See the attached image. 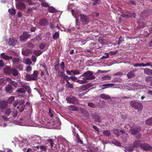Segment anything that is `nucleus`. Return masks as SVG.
Here are the masks:
<instances>
[{
	"mask_svg": "<svg viewBox=\"0 0 152 152\" xmlns=\"http://www.w3.org/2000/svg\"><path fill=\"white\" fill-rule=\"evenodd\" d=\"M93 72L90 71H88L84 72L81 75L80 77H84L82 80H77V82L80 84L86 83L88 82V80H90L94 79L95 77L93 75Z\"/></svg>",
	"mask_w": 152,
	"mask_h": 152,
	"instance_id": "1",
	"label": "nucleus"
},
{
	"mask_svg": "<svg viewBox=\"0 0 152 152\" xmlns=\"http://www.w3.org/2000/svg\"><path fill=\"white\" fill-rule=\"evenodd\" d=\"M5 114L8 116L10 115L12 116H11L9 118H7L4 116H1L4 121L6 122L9 121L10 123L12 121V120L15 119V118L17 117V112L15 110L11 108H7L5 111Z\"/></svg>",
	"mask_w": 152,
	"mask_h": 152,
	"instance_id": "2",
	"label": "nucleus"
},
{
	"mask_svg": "<svg viewBox=\"0 0 152 152\" xmlns=\"http://www.w3.org/2000/svg\"><path fill=\"white\" fill-rule=\"evenodd\" d=\"M39 72L37 70L34 71L33 74L31 75L24 74L25 79L27 81L36 80L38 79Z\"/></svg>",
	"mask_w": 152,
	"mask_h": 152,
	"instance_id": "3",
	"label": "nucleus"
},
{
	"mask_svg": "<svg viewBox=\"0 0 152 152\" xmlns=\"http://www.w3.org/2000/svg\"><path fill=\"white\" fill-rule=\"evenodd\" d=\"M130 104L132 107L138 111H141L143 108L142 104L140 103L132 101L130 103Z\"/></svg>",
	"mask_w": 152,
	"mask_h": 152,
	"instance_id": "4",
	"label": "nucleus"
},
{
	"mask_svg": "<svg viewBox=\"0 0 152 152\" xmlns=\"http://www.w3.org/2000/svg\"><path fill=\"white\" fill-rule=\"evenodd\" d=\"M72 14L73 16L75 17L76 18V22L77 23L78 21V19L77 17L79 16L80 13L78 11V10H77V9H74L72 10Z\"/></svg>",
	"mask_w": 152,
	"mask_h": 152,
	"instance_id": "5",
	"label": "nucleus"
},
{
	"mask_svg": "<svg viewBox=\"0 0 152 152\" xmlns=\"http://www.w3.org/2000/svg\"><path fill=\"white\" fill-rule=\"evenodd\" d=\"M19 83L20 84L21 86L23 87H24L26 91L29 93L31 94V89L29 86L26 85L27 84L26 83H25L21 82L20 81H19Z\"/></svg>",
	"mask_w": 152,
	"mask_h": 152,
	"instance_id": "6",
	"label": "nucleus"
},
{
	"mask_svg": "<svg viewBox=\"0 0 152 152\" xmlns=\"http://www.w3.org/2000/svg\"><path fill=\"white\" fill-rule=\"evenodd\" d=\"M140 127L139 126H137L134 127L133 129L129 130L131 134L135 135L139 133L141 130Z\"/></svg>",
	"mask_w": 152,
	"mask_h": 152,
	"instance_id": "7",
	"label": "nucleus"
},
{
	"mask_svg": "<svg viewBox=\"0 0 152 152\" xmlns=\"http://www.w3.org/2000/svg\"><path fill=\"white\" fill-rule=\"evenodd\" d=\"M66 100L68 103L73 104H77V100L75 97H68L66 98Z\"/></svg>",
	"mask_w": 152,
	"mask_h": 152,
	"instance_id": "8",
	"label": "nucleus"
},
{
	"mask_svg": "<svg viewBox=\"0 0 152 152\" xmlns=\"http://www.w3.org/2000/svg\"><path fill=\"white\" fill-rule=\"evenodd\" d=\"M29 37L28 33L26 32H23L22 35L20 37V40L22 42H26L27 38Z\"/></svg>",
	"mask_w": 152,
	"mask_h": 152,
	"instance_id": "9",
	"label": "nucleus"
},
{
	"mask_svg": "<svg viewBox=\"0 0 152 152\" xmlns=\"http://www.w3.org/2000/svg\"><path fill=\"white\" fill-rule=\"evenodd\" d=\"M80 18L82 22L84 24H87L89 21L88 17L84 15L81 14Z\"/></svg>",
	"mask_w": 152,
	"mask_h": 152,
	"instance_id": "10",
	"label": "nucleus"
},
{
	"mask_svg": "<svg viewBox=\"0 0 152 152\" xmlns=\"http://www.w3.org/2000/svg\"><path fill=\"white\" fill-rule=\"evenodd\" d=\"M25 102L24 100H21V102L19 103V106L17 107V108L19 110V111L20 112H22L25 108L24 105Z\"/></svg>",
	"mask_w": 152,
	"mask_h": 152,
	"instance_id": "11",
	"label": "nucleus"
},
{
	"mask_svg": "<svg viewBox=\"0 0 152 152\" xmlns=\"http://www.w3.org/2000/svg\"><path fill=\"white\" fill-rule=\"evenodd\" d=\"M140 147L144 150H148L152 149V147L146 143H142Z\"/></svg>",
	"mask_w": 152,
	"mask_h": 152,
	"instance_id": "12",
	"label": "nucleus"
},
{
	"mask_svg": "<svg viewBox=\"0 0 152 152\" xmlns=\"http://www.w3.org/2000/svg\"><path fill=\"white\" fill-rule=\"evenodd\" d=\"M7 81L10 83L11 84L12 86H13L15 87H20V86L17 82L15 81H12L11 79L10 78H7Z\"/></svg>",
	"mask_w": 152,
	"mask_h": 152,
	"instance_id": "13",
	"label": "nucleus"
},
{
	"mask_svg": "<svg viewBox=\"0 0 152 152\" xmlns=\"http://www.w3.org/2000/svg\"><path fill=\"white\" fill-rule=\"evenodd\" d=\"M17 43V41L15 38L13 37L10 38L8 44L10 46H13L16 45Z\"/></svg>",
	"mask_w": 152,
	"mask_h": 152,
	"instance_id": "14",
	"label": "nucleus"
},
{
	"mask_svg": "<svg viewBox=\"0 0 152 152\" xmlns=\"http://www.w3.org/2000/svg\"><path fill=\"white\" fill-rule=\"evenodd\" d=\"M17 8L20 10H22L26 8L25 4L22 1H19L16 5Z\"/></svg>",
	"mask_w": 152,
	"mask_h": 152,
	"instance_id": "15",
	"label": "nucleus"
},
{
	"mask_svg": "<svg viewBox=\"0 0 152 152\" xmlns=\"http://www.w3.org/2000/svg\"><path fill=\"white\" fill-rule=\"evenodd\" d=\"M48 20L45 18H42L39 21V25L42 26H45L48 23Z\"/></svg>",
	"mask_w": 152,
	"mask_h": 152,
	"instance_id": "16",
	"label": "nucleus"
},
{
	"mask_svg": "<svg viewBox=\"0 0 152 152\" xmlns=\"http://www.w3.org/2000/svg\"><path fill=\"white\" fill-rule=\"evenodd\" d=\"M30 143L29 140L27 139H23L20 143V145L21 146H26L28 145Z\"/></svg>",
	"mask_w": 152,
	"mask_h": 152,
	"instance_id": "17",
	"label": "nucleus"
},
{
	"mask_svg": "<svg viewBox=\"0 0 152 152\" xmlns=\"http://www.w3.org/2000/svg\"><path fill=\"white\" fill-rule=\"evenodd\" d=\"M22 52V54L25 56H28L31 53V51L30 49H23Z\"/></svg>",
	"mask_w": 152,
	"mask_h": 152,
	"instance_id": "18",
	"label": "nucleus"
},
{
	"mask_svg": "<svg viewBox=\"0 0 152 152\" xmlns=\"http://www.w3.org/2000/svg\"><path fill=\"white\" fill-rule=\"evenodd\" d=\"M92 118L95 119V121L100 122V118L99 116L96 113H93L92 115Z\"/></svg>",
	"mask_w": 152,
	"mask_h": 152,
	"instance_id": "19",
	"label": "nucleus"
},
{
	"mask_svg": "<svg viewBox=\"0 0 152 152\" xmlns=\"http://www.w3.org/2000/svg\"><path fill=\"white\" fill-rule=\"evenodd\" d=\"M5 90L7 93H11L13 91V88L11 85H8L5 87Z\"/></svg>",
	"mask_w": 152,
	"mask_h": 152,
	"instance_id": "20",
	"label": "nucleus"
},
{
	"mask_svg": "<svg viewBox=\"0 0 152 152\" xmlns=\"http://www.w3.org/2000/svg\"><path fill=\"white\" fill-rule=\"evenodd\" d=\"M1 57L4 59L6 60H9L12 59V56H9L5 54V53H3L1 54Z\"/></svg>",
	"mask_w": 152,
	"mask_h": 152,
	"instance_id": "21",
	"label": "nucleus"
},
{
	"mask_svg": "<svg viewBox=\"0 0 152 152\" xmlns=\"http://www.w3.org/2000/svg\"><path fill=\"white\" fill-rule=\"evenodd\" d=\"M144 73L145 74L152 75V70L148 68H145L144 69Z\"/></svg>",
	"mask_w": 152,
	"mask_h": 152,
	"instance_id": "22",
	"label": "nucleus"
},
{
	"mask_svg": "<svg viewBox=\"0 0 152 152\" xmlns=\"http://www.w3.org/2000/svg\"><path fill=\"white\" fill-rule=\"evenodd\" d=\"M8 103L5 101H3L0 103V106L2 109H4L7 105Z\"/></svg>",
	"mask_w": 152,
	"mask_h": 152,
	"instance_id": "23",
	"label": "nucleus"
},
{
	"mask_svg": "<svg viewBox=\"0 0 152 152\" xmlns=\"http://www.w3.org/2000/svg\"><path fill=\"white\" fill-rule=\"evenodd\" d=\"M68 109L71 110L77 111L78 110L77 108L75 106L73 105H71L68 107Z\"/></svg>",
	"mask_w": 152,
	"mask_h": 152,
	"instance_id": "24",
	"label": "nucleus"
},
{
	"mask_svg": "<svg viewBox=\"0 0 152 152\" xmlns=\"http://www.w3.org/2000/svg\"><path fill=\"white\" fill-rule=\"evenodd\" d=\"M10 74H12L14 76H16L18 75V72L16 69H11Z\"/></svg>",
	"mask_w": 152,
	"mask_h": 152,
	"instance_id": "25",
	"label": "nucleus"
},
{
	"mask_svg": "<svg viewBox=\"0 0 152 152\" xmlns=\"http://www.w3.org/2000/svg\"><path fill=\"white\" fill-rule=\"evenodd\" d=\"M100 96L101 98L105 99H109L110 98V96L104 94H101L100 95Z\"/></svg>",
	"mask_w": 152,
	"mask_h": 152,
	"instance_id": "26",
	"label": "nucleus"
},
{
	"mask_svg": "<svg viewBox=\"0 0 152 152\" xmlns=\"http://www.w3.org/2000/svg\"><path fill=\"white\" fill-rule=\"evenodd\" d=\"M23 62L27 64L30 65L32 64V62L30 58H28L23 60Z\"/></svg>",
	"mask_w": 152,
	"mask_h": 152,
	"instance_id": "27",
	"label": "nucleus"
},
{
	"mask_svg": "<svg viewBox=\"0 0 152 152\" xmlns=\"http://www.w3.org/2000/svg\"><path fill=\"white\" fill-rule=\"evenodd\" d=\"M140 142L139 141H135L134 142L133 144V148L137 147L140 146Z\"/></svg>",
	"mask_w": 152,
	"mask_h": 152,
	"instance_id": "28",
	"label": "nucleus"
},
{
	"mask_svg": "<svg viewBox=\"0 0 152 152\" xmlns=\"http://www.w3.org/2000/svg\"><path fill=\"white\" fill-rule=\"evenodd\" d=\"M128 78H131L135 76V74L133 71H130L127 75Z\"/></svg>",
	"mask_w": 152,
	"mask_h": 152,
	"instance_id": "29",
	"label": "nucleus"
},
{
	"mask_svg": "<svg viewBox=\"0 0 152 152\" xmlns=\"http://www.w3.org/2000/svg\"><path fill=\"white\" fill-rule=\"evenodd\" d=\"M114 85V84H112V83H108V84H104L102 85V86H104L105 87V88H102V89H105V88H108L110 87H112Z\"/></svg>",
	"mask_w": 152,
	"mask_h": 152,
	"instance_id": "30",
	"label": "nucleus"
},
{
	"mask_svg": "<svg viewBox=\"0 0 152 152\" xmlns=\"http://www.w3.org/2000/svg\"><path fill=\"white\" fill-rule=\"evenodd\" d=\"M111 142L114 145H116L117 146H121V145L120 142H118L115 140H113Z\"/></svg>",
	"mask_w": 152,
	"mask_h": 152,
	"instance_id": "31",
	"label": "nucleus"
},
{
	"mask_svg": "<svg viewBox=\"0 0 152 152\" xmlns=\"http://www.w3.org/2000/svg\"><path fill=\"white\" fill-rule=\"evenodd\" d=\"M11 69L9 67H7L4 69V72L6 74H10Z\"/></svg>",
	"mask_w": 152,
	"mask_h": 152,
	"instance_id": "32",
	"label": "nucleus"
},
{
	"mask_svg": "<svg viewBox=\"0 0 152 152\" xmlns=\"http://www.w3.org/2000/svg\"><path fill=\"white\" fill-rule=\"evenodd\" d=\"M48 11L50 12L54 13L56 12L55 9L52 7H49L48 9Z\"/></svg>",
	"mask_w": 152,
	"mask_h": 152,
	"instance_id": "33",
	"label": "nucleus"
},
{
	"mask_svg": "<svg viewBox=\"0 0 152 152\" xmlns=\"http://www.w3.org/2000/svg\"><path fill=\"white\" fill-rule=\"evenodd\" d=\"M59 37V33L58 31L54 33L53 36V38L54 39H56Z\"/></svg>",
	"mask_w": 152,
	"mask_h": 152,
	"instance_id": "34",
	"label": "nucleus"
},
{
	"mask_svg": "<svg viewBox=\"0 0 152 152\" xmlns=\"http://www.w3.org/2000/svg\"><path fill=\"white\" fill-rule=\"evenodd\" d=\"M15 99V97L14 96H12L10 97L7 100V102L8 103H11Z\"/></svg>",
	"mask_w": 152,
	"mask_h": 152,
	"instance_id": "35",
	"label": "nucleus"
},
{
	"mask_svg": "<svg viewBox=\"0 0 152 152\" xmlns=\"http://www.w3.org/2000/svg\"><path fill=\"white\" fill-rule=\"evenodd\" d=\"M103 134L106 136H109L111 134L110 132L108 130L103 131Z\"/></svg>",
	"mask_w": 152,
	"mask_h": 152,
	"instance_id": "36",
	"label": "nucleus"
},
{
	"mask_svg": "<svg viewBox=\"0 0 152 152\" xmlns=\"http://www.w3.org/2000/svg\"><path fill=\"white\" fill-rule=\"evenodd\" d=\"M73 75H78L80 74V71L77 69L72 70Z\"/></svg>",
	"mask_w": 152,
	"mask_h": 152,
	"instance_id": "37",
	"label": "nucleus"
},
{
	"mask_svg": "<svg viewBox=\"0 0 152 152\" xmlns=\"http://www.w3.org/2000/svg\"><path fill=\"white\" fill-rule=\"evenodd\" d=\"M8 11L9 13L12 15H14L16 13V11L14 9H9Z\"/></svg>",
	"mask_w": 152,
	"mask_h": 152,
	"instance_id": "38",
	"label": "nucleus"
},
{
	"mask_svg": "<svg viewBox=\"0 0 152 152\" xmlns=\"http://www.w3.org/2000/svg\"><path fill=\"white\" fill-rule=\"evenodd\" d=\"M146 123L148 125H151L152 124V117H151L147 120L146 121Z\"/></svg>",
	"mask_w": 152,
	"mask_h": 152,
	"instance_id": "39",
	"label": "nucleus"
},
{
	"mask_svg": "<svg viewBox=\"0 0 152 152\" xmlns=\"http://www.w3.org/2000/svg\"><path fill=\"white\" fill-rule=\"evenodd\" d=\"M16 92L18 93H24L26 92V90L24 88H23L18 89Z\"/></svg>",
	"mask_w": 152,
	"mask_h": 152,
	"instance_id": "40",
	"label": "nucleus"
},
{
	"mask_svg": "<svg viewBox=\"0 0 152 152\" xmlns=\"http://www.w3.org/2000/svg\"><path fill=\"white\" fill-rule=\"evenodd\" d=\"M42 52L40 50H35L34 52V54L37 56H38L42 53Z\"/></svg>",
	"mask_w": 152,
	"mask_h": 152,
	"instance_id": "41",
	"label": "nucleus"
},
{
	"mask_svg": "<svg viewBox=\"0 0 152 152\" xmlns=\"http://www.w3.org/2000/svg\"><path fill=\"white\" fill-rule=\"evenodd\" d=\"M113 132L118 137L119 136V132L117 129H114L113 130Z\"/></svg>",
	"mask_w": 152,
	"mask_h": 152,
	"instance_id": "42",
	"label": "nucleus"
},
{
	"mask_svg": "<svg viewBox=\"0 0 152 152\" xmlns=\"http://www.w3.org/2000/svg\"><path fill=\"white\" fill-rule=\"evenodd\" d=\"M111 78V77L108 75H105L102 77V79L104 80H110Z\"/></svg>",
	"mask_w": 152,
	"mask_h": 152,
	"instance_id": "43",
	"label": "nucleus"
},
{
	"mask_svg": "<svg viewBox=\"0 0 152 152\" xmlns=\"http://www.w3.org/2000/svg\"><path fill=\"white\" fill-rule=\"evenodd\" d=\"M55 114L53 110L52 109H50L49 110V115L51 117L53 116Z\"/></svg>",
	"mask_w": 152,
	"mask_h": 152,
	"instance_id": "44",
	"label": "nucleus"
},
{
	"mask_svg": "<svg viewBox=\"0 0 152 152\" xmlns=\"http://www.w3.org/2000/svg\"><path fill=\"white\" fill-rule=\"evenodd\" d=\"M40 140V137L35 135L34 136L33 138V140L36 141L39 140Z\"/></svg>",
	"mask_w": 152,
	"mask_h": 152,
	"instance_id": "45",
	"label": "nucleus"
},
{
	"mask_svg": "<svg viewBox=\"0 0 152 152\" xmlns=\"http://www.w3.org/2000/svg\"><path fill=\"white\" fill-rule=\"evenodd\" d=\"M48 142L49 143L50 145L52 148L53 146V140L51 139H49L47 140Z\"/></svg>",
	"mask_w": 152,
	"mask_h": 152,
	"instance_id": "46",
	"label": "nucleus"
},
{
	"mask_svg": "<svg viewBox=\"0 0 152 152\" xmlns=\"http://www.w3.org/2000/svg\"><path fill=\"white\" fill-rule=\"evenodd\" d=\"M26 47L31 48H33L34 47V45L31 43H29L27 44Z\"/></svg>",
	"mask_w": 152,
	"mask_h": 152,
	"instance_id": "47",
	"label": "nucleus"
},
{
	"mask_svg": "<svg viewBox=\"0 0 152 152\" xmlns=\"http://www.w3.org/2000/svg\"><path fill=\"white\" fill-rule=\"evenodd\" d=\"M19 60L20 59L18 58H14L12 60V61L14 63L18 62Z\"/></svg>",
	"mask_w": 152,
	"mask_h": 152,
	"instance_id": "48",
	"label": "nucleus"
},
{
	"mask_svg": "<svg viewBox=\"0 0 152 152\" xmlns=\"http://www.w3.org/2000/svg\"><path fill=\"white\" fill-rule=\"evenodd\" d=\"M40 148L43 151L45 152L46 151V147L44 145H41Z\"/></svg>",
	"mask_w": 152,
	"mask_h": 152,
	"instance_id": "49",
	"label": "nucleus"
},
{
	"mask_svg": "<svg viewBox=\"0 0 152 152\" xmlns=\"http://www.w3.org/2000/svg\"><path fill=\"white\" fill-rule=\"evenodd\" d=\"M88 105L90 107L92 108H95L96 107V105L92 102L88 103Z\"/></svg>",
	"mask_w": 152,
	"mask_h": 152,
	"instance_id": "50",
	"label": "nucleus"
},
{
	"mask_svg": "<svg viewBox=\"0 0 152 152\" xmlns=\"http://www.w3.org/2000/svg\"><path fill=\"white\" fill-rule=\"evenodd\" d=\"M41 5L44 7H49V4L45 2V1L42 2L41 3Z\"/></svg>",
	"mask_w": 152,
	"mask_h": 152,
	"instance_id": "51",
	"label": "nucleus"
},
{
	"mask_svg": "<svg viewBox=\"0 0 152 152\" xmlns=\"http://www.w3.org/2000/svg\"><path fill=\"white\" fill-rule=\"evenodd\" d=\"M73 83H70V84L68 85H65L66 87L68 88H72L73 87Z\"/></svg>",
	"mask_w": 152,
	"mask_h": 152,
	"instance_id": "52",
	"label": "nucleus"
},
{
	"mask_svg": "<svg viewBox=\"0 0 152 152\" xmlns=\"http://www.w3.org/2000/svg\"><path fill=\"white\" fill-rule=\"evenodd\" d=\"M130 128L129 125H126L124 128H123L126 131H128L129 130V128Z\"/></svg>",
	"mask_w": 152,
	"mask_h": 152,
	"instance_id": "53",
	"label": "nucleus"
},
{
	"mask_svg": "<svg viewBox=\"0 0 152 152\" xmlns=\"http://www.w3.org/2000/svg\"><path fill=\"white\" fill-rule=\"evenodd\" d=\"M17 68L20 71L23 70V66L22 65L20 64L17 66Z\"/></svg>",
	"mask_w": 152,
	"mask_h": 152,
	"instance_id": "54",
	"label": "nucleus"
},
{
	"mask_svg": "<svg viewBox=\"0 0 152 152\" xmlns=\"http://www.w3.org/2000/svg\"><path fill=\"white\" fill-rule=\"evenodd\" d=\"M32 150V148H28L27 149L26 148L23 149V151L25 152H31Z\"/></svg>",
	"mask_w": 152,
	"mask_h": 152,
	"instance_id": "55",
	"label": "nucleus"
},
{
	"mask_svg": "<svg viewBox=\"0 0 152 152\" xmlns=\"http://www.w3.org/2000/svg\"><path fill=\"white\" fill-rule=\"evenodd\" d=\"M61 68L64 71V64L63 62H61L60 65Z\"/></svg>",
	"mask_w": 152,
	"mask_h": 152,
	"instance_id": "56",
	"label": "nucleus"
},
{
	"mask_svg": "<svg viewBox=\"0 0 152 152\" xmlns=\"http://www.w3.org/2000/svg\"><path fill=\"white\" fill-rule=\"evenodd\" d=\"M123 41V40L122 39V37L121 36L119 38V39L118 40V42L117 43V45H120L121 43Z\"/></svg>",
	"mask_w": 152,
	"mask_h": 152,
	"instance_id": "57",
	"label": "nucleus"
},
{
	"mask_svg": "<svg viewBox=\"0 0 152 152\" xmlns=\"http://www.w3.org/2000/svg\"><path fill=\"white\" fill-rule=\"evenodd\" d=\"M152 78V77L150 76H148V77H147L145 78V81L147 82H149L150 81H151L152 80H151V79Z\"/></svg>",
	"mask_w": 152,
	"mask_h": 152,
	"instance_id": "58",
	"label": "nucleus"
},
{
	"mask_svg": "<svg viewBox=\"0 0 152 152\" xmlns=\"http://www.w3.org/2000/svg\"><path fill=\"white\" fill-rule=\"evenodd\" d=\"M45 47V45L44 43H42L40 44L39 46L40 48L41 49H44Z\"/></svg>",
	"mask_w": 152,
	"mask_h": 152,
	"instance_id": "59",
	"label": "nucleus"
},
{
	"mask_svg": "<svg viewBox=\"0 0 152 152\" xmlns=\"http://www.w3.org/2000/svg\"><path fill=\"white\" fill-rule=\"evenodd\" d=\"M32 67L30 66L27 67L26 69V71L27 72H29L31 71Z\"/></svg>",
	"mask_w": 152,
	"mask_h": 152,
	"instance_id": "60",
	"label": "nucleus"
},
{
	"mask_svg": "<svg viewBox=\"0 0 152 152\" xmlns=\"http://www.w3.org/2000/svg\"><path fill=\"white\" fill-rule=\"evenodd\" d=\"M133 150V149L132 147L128 148H126V151L128 152H130L132 151Z\"/></svg>",
	"mask_w": 152,
	"mask_h": 152,
	"instance_id": "61",
	"label": "nucleus"
},
{
	"mask_svg": "<svg viewBox=\"0 0 152 152\" xmlns=\"http://www.w3.org/2000/svg\"><path fill=\"white\" fill-rule=\"evenodd\" d=\"M105 56H103L102 57V58H106L109 57V54L107 53H105Z\"/></svg>",
	"mask_w": 152,
	"mask_h": 152,
	"instance_id": "62",
	"label": "nucleus"
},
{
	"mask_svg": "<svg viewBox=\"0 0 152 152\" xmlns=\"http://www.w3.org/2000/svg\"><path fill=\"white\" fill-rule=\"evenodd\" d=\"M40 65L43 67L45 70L47 69V66L45 63H43L41 64Z\"/></svg>",
	"mask_w": 152,
	"mask_h": 152,
	"instance_id": "63",
	"label": "nucleus"
},
{
	"mask_svg": "<svg viewBox=\"0 0 152 152\" xmlns=\"http://www.w3.org/2000/svg\"><path fill=\"white\" fill-rule=\"evenodd\" d=\"M31 60L32 61L34 62H35L37 60V58L35 57V56L32 55L31 56Z\"/></svg>",
	"mask_w": 152,
	"mask_h": 152,
	"instance_id": "64",
	"label": "nucleus"
}]
</instances>
